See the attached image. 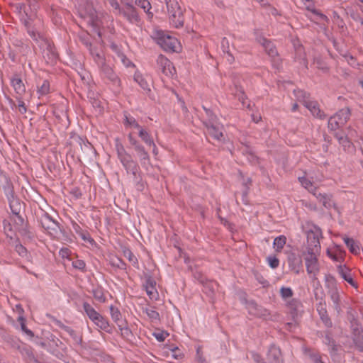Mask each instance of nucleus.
I'll list each match as a JSON object with an SVG mask.
<instances>
[{
    "label": "nucleus",
    "mask_w": 363,
    "mask_h": 363,
    "mask_svg": "<svg viewBox=\"0 0 363 363\" xmlns=\"http://www.w3.org/2000/svg\"><path fill=\"white\" fill-rule=\"evenodd\" d=\"M74 140L77 141V143L80 145L82 151L84 150H92V145L88 141L85 142L81 137L76 136L74 138Z\"/></svg>",
    "instance_id": "864d4df0"
},
{
    "label": "nucleus",
    "mask_w": 363,
    "mask_h": 363,
    "mask_svg": "<svg viewBox=\"0 0 363 363\" xmlns=\"http://www.w3.org/2000/svg\"><path fill=\"white\" fill-rule=\"evenodd\" d=\"M138 5L144 9L147 13L149 12L151 9V5L150 2L147 0H137L136 1Z\"/></svg>",
    "instance_id": "69168bd1"
},
{
    "label": "nucleus",
    "mask_w": 363,
    "mask_h": 363,
    "mask_svg": "<svg viewBox=\"0 0 363 363\" xmlns=\"http://www.w3.org/2000/svg\"><path fill=\"white\" fill-rule=\"evenodd\" d=\"M268 359L271 361L270 363H282L280 349L272 345L268 351Z\"/></svg>",
    "instance_id": "cd10ccee"
},
{
    "label": "nucleus",
    "mask_w": 363,
    "mask_h": 363,
    "mask_svg": "<svg viewBox=\"0 0 363 363\" xmlns=\"http://www.w3.org/2000/svg\"><path fill=\"white\" fill-rule=\"evenodd\" d=\"M287 262L290 270L298 274L303 267L301 257L293 252L288 254Z\"/></svg>",
    "instance_id": "f3484780"
},
{
    "label": "nucleus",
    "mask_w": 363,
    "mask_h": 363,
    "mask_svg": "<svg viewBox=\"0 0 363 363\" xmlns=\"http://www.w3.org/2000/svg\"><path fill=\"white\" fill-rule=\"evenodd\" d=\"M298 180L301 182L303 187L308 189L313 184L309 179L304 177H298Z\"/></svg>",
    "instance_id": "338daca9"
},
{
    "label": "nucleus",
    "mask_w": 363,
    "mask_h": 363,
    "mask_svg": "<svg viewBox=\"0 0 363 363\" xmlns=\"http://www.w3.org/2000/svg\"><path fill=\"white\" fill-rule=\"evenodd\" d=\"M221 48L223 53L225 55L226 60L229 63H233L234 62V57L230 52L229 42L226 38H223L221 40Z\"/></svg>",
    "instance_id": "72a5a7b5"
},
{
    "label": "nucleus",
    "mask_w": 363,
    "mask_h": 363,
    "mask_svg": "<svg viewBox=\"0 0 363 363\" xmlns=\"http://www.w3.org/2000/svg\"><path fill=\"white\" fill-rule=\"evenodd\" d=\"M110 264L112 267L121 269L126 270V264L125 262L120 257L115 256L111 258Z\"/></svg>",
    "instance_id": "c03bdc74"
},
{
    "label": "nucleus",
    "mask_w": 363,
    "mask_h": 363,
    "mask_svg": "<svg viewBox=\"0 0 363 363\" xmlns=\"http://www.w3.org/2000/svg\"><path fill=\"white\" fill-rule=\"evenodd\" d=\"M18 321L19 322V323L21 325V330L25 334H26L28 337H34L33 332L26 327V318L23 316L20 315L18 318Z\"/></svg>",
    "instance_id": "de8ad7c7"
},
{
    "label": "nucleus",
    "mask_w": 363,
    "mask_h": 363,
    "mask_svg": "<svg viewBox=\"0 0 363 363\" xmlns=\"http://www.w3.org/2000/svg\"><path fill=\"white\" fill-rule=\"evenodd\" d=\"M128 142L135 152L136 157L138 158L141 166L143 168H147L150 164V157L148 152L145 150L140 141H138L132 133L128 135Z\"/></svg>",
    "instance_id": "423d86ee"
},
{
    "label": "nucleus",
    "mask_w": 363,
    "mask_h": 363,
    "mask_svg": "<svg viewBox=\"0 0 363 363\" xmlns=\"http://www.w3.org/2000/svg\"><path fill=\"white\" fill-rule=\"evenodd\" d=\"M305 106L314 116L320 119L325 118V114L320 109L316 101H305Z\"/></svg>",
    "instance_id": "a878e982"
},
{
    "label": "nucleus",
    "mask_w": 363,
    "mask_h": 363,
    "mask_svg": "<svg viewBox=\"0 0 363 363\" xmlns=\"http://www.w3.org/2000/svg\"><path fill=\"white\" fill-rule=\"evenodd\" d=\"M79 236L81 238V239L86 242H88L91 245H94L95 243V241L91 237L89 233L86 230H84L79 235Z\"/></svg>",
    "instance_id": "4d7b16f0"
},
{
    "label": "nucleus",
    "mask_w": 363,
    "mask_h": 363,
    "mask_svg": "<svg viewBox=\"0 0 363 363\" xmlns=\"http://www.w3.org/2000/svg\"><path fill=\"white\" fill-rule=\"evenodd\" d=\"M354 342L360 352H363V331L357 330L354 337Z\"/></svg>",
    "instance_id": "a18cd8bd"
},
{
    "label": "nucleus",
    "mask_w": 363,
    "mask_h": 363,
    "mask_svg": "<svg viewBox=\"0 0 363 363\" xmlns=\"http://www.w3.org/2000/svg\"><path fill=\"white\" fill-rule=\"evenodd\" d=\"M4 191L8 201L16 197L14 194L13 187L10 182H7L6 184L4 186Z\"/></svg>",
    "instance_id": "603ef678"
},
{
    "label": "nucleus",
    "mask_w": 363,
    "mask_h": 363,
    "mask_svg": "<svg viewBox=\"0 0 363 363\" xmlns=\"http://www.w3.org/2000/svg\"><path fill=\"white\" fill-rule=\"evenodd\" d=\"M294 294L293 290L290 287L282 286L280 289V296L282 299L286 301L287 298H291Z\"/></svg>",
    "instance_id": "5fc2aeb1"
},
{
    "label": "nucleus",
    "mask_w": 363,
    "mask_h": 363,
    "mask_svg": "<svg viewBox=\"0 0 363 363\" xmlns=\"http://www.w3.org/2000/svg\"><path fill=\"white\" fill-rule=\"evenodd\" d=\"M247 309L248 313L254 316L264 319H269L270 312L267 308L258 305L253 301L247 303Z\"/></svg>",
    "instance_id": "ddd939ff"
},
{
    "label": "nucleus",
    "mask_w": 363,
    "mask_h": 363,
    "mask_svg": "<svg viewBox=\"0 0 363 363\" xmlns=\"http://www.w3.org/2000/svg\"><path fill=\"white\" fill-rule=\"evenodd\" d=\"M286 306L293 318H295L298 315L303 307L301 302L296 298H292L291 300L286 301Z\"/></svg>",
    "instance_id": "4be33fe9"
},
{
    "label": "nucleus",
    "mask_w": 363,
    "mask_h": 363,
    "mask_svg": "<svg viewBox=\"0 0 363 363\" xmlns=\"http://www.w3.org/2000/svg\"><path fill=\"white\" fill-rule=\"evenodd\" d=\"M143 312H145L148 318L152 320H160V314L157 311H156L154 308H143Z\"/></svg>",
    "instance_id": "8fccbe9b"
},
{
    "label": "nucleus",
    "mask_w": 363,
    "mask_h": 363,
    "mask_svg": "<svg viewBox=\"0 0 363 363\" xmlns=\"http://www.w3.org/2000/svg\"><path fill=\"white\" fill-rule=\"evenodd\" d=\"M118 327L119 330L121 331V334L123 337H129L130 335H132L131 330L127 326H125V324L124 323L118 324Z\"/></svg>",
    "instance_id": "bf43d9fd"
},
{
    "label": "nucleus",
    "mask_w": 363,
    "mask_h": 363,
    "mask_svg": "<svg viewBox=\"0 0 363 363\" xmlns=\"http://www.w3.org/2000/svg\"><path fill=\"white\" fill-rule=\"evenodd\" d=\"M123 254L132 264L138 268V260L132 251L128 247L123 248Z\"/></svg>",
    "instance_id": "a19ab883"
},
{
    "label": "nucleus",
    "mask_w": 363,
    "mask_h": 363,
    "mask_svg": "<svg viewBox=\"0 0 363 363\" xmlns=\"http://www.w3.org/2000/svg\"><path fill=\"white\" fill-rule=\"evenodd\" d=\"M93 323L101 330L106 331V333H111V328L108 320L104 318L102 315H99Z\"/></svg>",
    "instance_id": "c756f323"
},
{
    "label": "nucleus",
    "mask_w": 363,
    "mask_h": 363,
    "mask_svg": "<svg viewBox=\"0 0 363 363\" xmlns=\"http://www.w3.org/2000/svg\"><path fill=\"white\" fill-rule=\"evenodd\" d=\"M78 12L80 18L93 28V31L101 36L100 28L102 23L93 5L87 2L79 7Z\"/></svg>",
    "instance_id": "f03ea898"
},
{
    "label": "nucleus",
    "mask_w": 363,
    "mask_h": 363,
    "mask_svg": "<svg viewBox=\"0 0 363 363\" xmlns=\"http://www.w3.org/2000/svg\"><path fill=\"white\" fill-rule=\"evenodd\" d=\"M57 325L61 329L64 330L65 332H67L74 340V342L77 344H81L82 342V338L81 336L78 335L75 330H74L72 328L69 326L64 325L61 321L57 320L56 321Z\"/></svg>",
    "instance_id": "bb28decb"
},
{
    "label": "nucleus",
    "mask_w": 363,
    "mask_h": 363,
    "mask_svg": "<svg viewBox=\"0 0 363 363\" xmlns=\"http://www.w3.org/2000/svg\"><path fill=\"white\" fill-rule=\"evenodd\" d=\"M257 40L260 45H262L265 52L269 55V56L274 57L277 55V50L274 44L270 40L262 35L257 36Z\"/></svg>",
    "instance_id": "6ab92c4d"
},
{
    "label": "nucleus",
    "mask_w": 363,
    "mask_h": 363,
    "mask_svg": "<svg viewBox=\"0 0 363 363\" xmlns=\"http://www.w3.org/2000/svg\"><path fill=\"white\" fill-rule=\"evenodd\" d=\"M6 342L13 349L18 350L23 342H22L18 338L8 336L6 337Z\"/></svg>",
    "instance_id": "3c124183"
},
{
    "label": "nucleus",
    "mask_w": 363,
    "mask_h": 363,
    "mask_svg": "<svg viewBox=\"0 0 363 363\" xmlns=\"http://www.w3.org/2000/svg\"><path fill=\"white\" fill-rule=\"evenodd\" d=\"M72 267L83 272H86V263L82 259H77L73 261Z\"/></svg>",
    "instance_id": "13d9d810"
},
{
    "label": "nucleus",
    "mask_w": 363,
    "mask_h": 363,
    "mask_svg": "<svg viewBox=\"0 0 363 363\" xmlns=\"http://www.w3.org/2000/svg\"><path fill=\"white\" fill-rule=\"evenodd\" d=\"M337 272L340 275V277L345 280L348 284H350L352 286L357 288V285L356 282L354 281L353 278L350 274V269L347 268L345 265H339L337 267Z\"/></svg>",
    "instance_id": "b1692460"
},
{
    "label": "nucleus",
    "mask_w": 363,
    "mask_h": 363,
    "mask_svg": "<svg viewBox=\"0 0 363 363\" xmlns=\"http://www.w3.org/2000/svg\"><path fill=\"white\" fill-rule=\"evenodd\" d=\"M50 92V82L44 80L43 84L38 87V93L40 96H45Z\"/></svg>",
    "instance_id": "6e6d98bb"
},
{
    "label": "nucleus",
    "mask_w": 363,
    "mask_h": 363,
    "mask_svg": "<svg viewBox=\"0 0 363 363\" xmlns=\"http://www.w3.org/2000/svg\"><path fill=\"white\" fill-rule=\"evenodd\" d=\"M335 136L340 144L342 145L345 147L350 145V142L348 141L347 138L346 136L338 133H335Z\"/></svg>",
    "instance_id": "e2e57ef3"
},
{
    "label": "nucleus",
    "mask_w": 363,
    "mask_h": 363,
    "mask_svg": "<svg viewBox=\"0 0 363 363\" xmlns=\"http://www.w3.org/2000/svg\"><path fill=\"white\" fill-rule=\"evenodd\" d=\"M110 313L112 320L117 324V325L123 323L121 320V313L117 307L111 305L110 306Z\"/></svg>",
    "instance_id": "37998d69"
},
{
    "label": "nucleus",
    "mask_w": 363,
    "mask_h": 363,
    "mask_svg": "<svg viewBox=\"0 0 363 363\" xmlns=\"http://www.w3.org/2000/svg\"><path fill=\"white\" fill-rule=\"evenodd\" d=\"M78 36L79 41L88 49V50L94 47L91 43V37L88 33L82 32L79 33Z\"/></svg>",
    "instance_id": "4c0bfd02"
},
{
    "label": "nucleus",
    "mask_w": 363,
    "mask_h": 363,
    "mask_svg": "<svg viewBox=\"0 0 363 363\" xmlns=\"http://www.w3.org/2000/svg\"><path fill=\"white\" fill-rule=\"evenodd\" d=\"M27 31L29 36L38 44L39 48L40 47V45L43 44L44 41L48 40V38H46L43 35L33 28H28Z\"/></svg>",
    "instance_id": "7c9ffc66"
},
{
    "label": "nucleus",
    "mask_w": 363,
    "mask_h": 363,
    "mask_svg": "<svg viewBox=\"0 0 363 363\" xmlns=\"http://www.w3.org/2000/svg\"><path fill=\"white\" fill-rule=\"evenodd\" d=\"M316 310L320 315L321 320L323 322L325 326L331 327L332 322L328 316V311L326 309V303L325 301H320L316 305Z\"/></svg>",
    "instance_id": "412c9836"
},
{
    "label": "nucleus",
    "mask_w": 363,
    "mask_h": 363,
    "mask_svg": "<svg viewBox=\"0 0 363 363\" xmlns=\"http://www.w3.org/2000/svg\"><path fill=\"white\" fill-rule=\"evenodd\" d=\"M206 116L209 118V124L206 123L208 134L219 143L225 140L223 125L217 122V117L211 111L206 109Z\"/></svg>",
    "instance_id": "39448f33"
},
{
    "label": "nucleus",
    "mask_w": 363,
    "mask_h": 363,
    "mask_svg": "<svg viewBox=\"0 0 363 363\" xmlns=\"http://www.w3.org/2000/svg\"><path fill=\"white\" fill-rule=\"evenodd\" d=\"M318 201L328 209L335 207V206L330 194L319 193Z\"/></svg>",
    "instance_id": "2f4dec72"
},
{
    "label": "nucleus",
    "mask_w": 363,
    "mask_h": 363,
    "mask_svg": "<svg viewBox=\"0 0 363 363\" xmlns=\"http://www.w3.org/2000/svg\"><path fill=\"white\" fill-rule=\"evenodd\" d=\"M350 111L348 108H342L331 116L328 120V128L336 130L343 126L349 120Z\"/></svg>",
    "instance_id": "1a4fd4ad"
},
{
    "label": "nucleus",
    "mask_w": 363,
    "mask_h": 363,
    "mask_svg": "<svg viewBox=\"0 0 363 363\" xmlns=\"http://www.w3.org/2000/svg\"><path fill=\"white\" fill-rule=\"evenodd\" d=\"M134 80L145 91H150V84L147 80L140 73L136 72L134 74Z\"/></svg>",
    "instance_id": "58836bf2"
},
{
    "label": "nucleus",
    "mask_w": 363,
    "mask_h": 363,
    "mask_svg": "<svg viewBox=\"0 0 363 363\" xmlns=\"http://www.w3.org/2000/svg\"><path fill=\"white\" fill-rule=\"evenodd\" d=\"M138 136L147 145H154V140L150 133L142 127L138 130Z\"/></svg>",
    "instance_id": "c9c22d12"
},
{
    "label": "nucleus",
    "mask_w": 363,
    "mask_h": 363,
    "mask_svg": "<svg viewBox=\"0 0 363 363\" xmlns=\"http://www.w3.org/2000/svg\"><path fill=\"white\" fill-rule=\"evenodd\" d=\"M165 3L170 24L176 28L183 27L185 21L184 9L180 6L177 0H165Z\"/></svg>",
    "instance_id": "7ed1b4c3"
},
{
    "label": "nucleus",
    "mask_w": 363,
    "mask_h": 363,
    "mask_svg": "<svg viewBox=\"0 0 363 363\" xmlns=\"http://www.w3.org/2000/svg\"><path fill=\"white\" fill-rule=\"evenodd\" d=\"M92 294L94 298L100 303H104L106 301V298L104 295V289L97 286L92 289Z\"/></svg>",
    "instance_id": "ea45409f"
},
{
    "label": "nucleus",
    "mask_w": 363,
    "mask_h": 363,
    "mask_svg": "<svg viewBox=\"0 0 363 363\" xmlns=\"http://www.w3.org/2000/svg\"><path fill=\"white\" fill-rule=\"evenodd\" d=\"M119 14L123 15V16L132 24L139 25L141 21L136 9L130 4H126L121 10H119Z\"/></svg>",
    "instance_id": "9b49d317"
},
{
    "label": "nucleus",
    "mask_w": 363,
    "mask_h": 363,
    "mask_svg": "<svg viewBox=\"0 0 363 363\" xmlns=\"http://www.w3.org/2000/svg\"><path fill=\"white\" fill-rule=\"evenodd\" d=\"M157 69L167 77L174 75V67L172 62L164 55H160L156 60Z\"/></svg>",
    "instance_id": "2eb2a0df"
},
{
    "label": "nucleus",
    "mask_w": 363,
    "mask_h": 363,
    "mask_svg": "<svg viewBox=\"0 0 363 363\" xmlns=\"http://www.w3.org/2000/svg\"><path fill=\"white\" fill-rule=\"evenodd\" d=\"M325 287L328 295L340 291L336 279L330 274L325 275Z\"/></svg>",
    "instance_id": "5701e85b"
},
{
    "label": "nucleus",
    "mask_w": 363,
    "mask_h": 363,
    "mask_svg": "<svg viewBox=\"0 0 363 363\" xmlns=\"http://www.w3.org/2000/svg\"><path fill=\"white\" fill-rule=\"evenodd\" d=\"M89 52L91 55L94 61L97 65L99 69L106 64L103 52L96 46L91 49L90 48Z\"/></svg>",
    "instance_id": "393cba45"
},
{
    "label": "nucleus",
    "mask_w": 363,
    "mask_h": 363,
    "mask_svg": "<svg viewBox=\"0 0 363 363\" xmlns=\"http://www.w3.org/2000/svg\"><path fill=\"white\" fill-rule=\"evenodd\" d=\"M124 125L126 127L135 128L138 130L141 128L133 116L127 114H125Z\"/></svg>",
    "instance_id": "49530a36"
},
{
    "label": "nucleus",
    "mask_w": 363,
    "mask_h": 363,
    "mask_svg": "<svg viewBox=\"0 0 363 363\" xmlns=\"http://www.w3.org/2000/svg\"><path fill=\"white\" fill-rule=\"evenodd\" d=\"M286 238L284 235H280L279 237H277L273 242L274 247L276 249L277 251L279 252L281 251L284 245L286 244Z\"/></svg>",
    "instance_id": "09e8293b"
},
{
    "label": "nucleus",
    "mask_w": 363,
    "mask_h": 363,
    "mask_svg": "<svg viewBox=\"0 0 363 363\" xmlns=\"http://www.w3.org/2000/svg\"><path fill=\"white\" fill-rule=\"evenodd\" d=\"M319 253L320 252H313L312 250H307L303 252L307 273L313 280L317 279V275L320 272V264L318 259Z\"/></svg>",
    "instance_id": "0eeeda50"
},
{
    "label": "nucleus",
    "mask_w": 363,
    "mask_h": 363,
    "mask_svg": "<svg viewBox=\"0 0 363 363\" xmlns=\"http://www.w3.org/2000/svg\"><path fill=\"white\" fill-rule=\"evenodd\" d=\"M153 38L156 43L167 52H178L179 43L177 38L164 33L162 30H156L154 33Z\"/></svg>",
    "instance_id": "20e7f679"
},
{
    "label": "nucleus",
    "mask_w": 363,
    "mask_h": 363,
    "mask_svg": "<svg viewBox=\"0 0 363 363\" xmlns=\"http://www.w3.org/2000/svg\"><path fill=\"white\" fill-rule=\"evenodd\" d=\"M40 49L42 51L43 57L48 61L52 62L57 60V52L53 43L50 40L48 39L46 41H44L43 44L40 45Z\"/></svg>",
    "instance_id": "4468645a"
},
{
    "label": "nucleus",
    "mask_w": 363,
    "mask_h": 363,
    "mask_svg": "<svg viewBox=\"0 0 363 363\" xmlns=\"http://www.w3.org/2000/svg\"><path fill=\"white\" fill-rule=\"evenodd\" d=\"M344 242L352 253L354 255L359 253V247L352 238H345Z\"/></svg>",
    "instance_id": "79ce46f5"
},
{
    "label": "nucleus",
    "mask_w": 363,
    "mask_h": 363,
    "mask_svg": "<svg viewBox=\"0 0 363 363\" xmlns=\"http://www.w3.org/2000/svg\"><path fill=\"white\" fill-rule=\"evenodd\" d=\"M15 250L20 256L23 257V256H26L27 254L26 248L24 246H23L21 244H17L16 245Z\"/></svg>",
    "instance_id": "774afa93"
},
{
    "label": "nucleus",
    "mask_w": 363,
    "mask_h": 363,
    "mask_svg": "<svg viewBox=\"0 0 363 363\" xmlns=\"http://www.w3.org/2000/svg\"><path fill=\"white\" fill-rule=\"evenodd\" d=\"M99 72L101 77L106 83L111 84L116 88L121 86V79L110 65L106 64L99 68Z\"/></svg>",
    "instance_id": "9d476101"
},
{
    "label": "nucleus",
    "mask_w": 363,
    "mask_h": 363,
    "mask_svg": "<svg viewBox=\"0 0 363 363\" xmlns=\"http://www.w3.org/2000/svg\"><path fill=\"white\" fill-rule=\"evenodd\" d=\"M83 308L92 322L100 315L88 302L83 303Z\"/></svg>",
    "instance_id": "f704fd0d"
},
{
    "label": "nucleus",
    "mask_w": 363,
    "mask_h": 363,
    "mask_svg": "<svg viewBox=\"0 0 363 363\" xmlns=\"http://www.w3.org/2000/svg\"><path fill=\"white\" fill-rule=\"evenodd\" d=\"M18 350L28 361L31 362L33 359H34L35 355L33 352L32 348L25 343H23Z\"/></svg>",
    "instance_id": "473e14b6"
},
{
    "label": "nucleus",
    "mask_w": 363,
    "mask_h": 363,
    "mask_svg": "<svg viewBox=\"0 0 363 363\" xmlns=\"http://www.w3.org/2000/svg\"><path fill=\"white\" fill-rule=\"evenodd\" d=\"M41 227L48 231L50 234L56 233L59 228V223L55 221L52 217L46 212H43L38 219Z\"/></svg>",
    "instance_id": "f8f14e48"
},
{
    "label": "nucleus",
    "mask_w": 363,
    "mask_h": 363,
    "mask_svg": "<svg viewBox=\"0 0 363 363\" xmlns=\"http://www.w3.org/2000/svg\"><path fill=\"white\" fill-rule=\"evenodd\" d=\"M301 1L305 6L306 10L315 15L317 16V19L327 23L329 22V18L315 8L314 3L312 0H301Z\"/></svg>",
    "instance_id": "aec40b11"
},
{
    "label": "nucleus",
    "mask_w": 363,
    "mask_h": 363,
    "mask_svg": "<svg viewBox=\"0 0 363 363\" xmlns=\"http://www.w3.org/2000/svg\"><path fill=\"white\" fill-rule=\"evenodd\" d=\"M10 82L11 86L14 89L16 96H21L25 94L26 86L18 74H13L10 79Z\"/></svg>",
    "instance_id": "a211bd4d"
},
{
    "label": "nucleus",
    "mask_w": 363,
    "mask_h": 363,
    "mask_svg": "<svg viewBox=\"0 0 363 363\" xmlns=\"http://www.w3.org/2000/svg\"><path fill=\"white\" fill-rule=\"evenodd\" d=\"M267 262L269 267L272 269L277 268L279 264V260L275 256H269L267 257Z\"/></svg>",
    "instance_id": "052dcab7"
},
{
    "label": "nucleus",
    "mask_w": 363,
    "mask_h": 363,
    "mask_svg": "<svg viewBox=\"0 0 363 363\" xmlns=\"http://www.w3.org/2000/svg\"><path fill=\"white\" fill-rule=\"evenodd\" d=\"M307 250H312L313 252L320 251V238L322 237V230L317 225H312L306 233Z\"/></svg>",
    "instance_id": "6e6552de"
},
{
    "label": "nucleus",
    "mask_w": 363,
    "mask_h": 363,
    "mask_svg": "<svg viewBox=\"0 0 363 363\" xmlns=\"http://www.w3.org/2000/svg\"><path fill=\"white\" fill-rule=\"evenodd\" d=\"M9 207L13 215H18L22 209V205L20 200L16 197L9 201Z\"/></svg>",
    "instance_id": "e433bc0d"
},
{
    "label": "nucleus",
    "mask_w": 363,
    "mask_h": 363,
    "mask_svg": "<svg viewBox=\"0 0 363 363\" xmlns=\"http://www.w3.org/2000/svg\"><path fill=\"white\" fill-rule=\"evenodd\" d=\"M333 302L334 309L339 314L342 312V301L341 297V291H337L336 293H333L330 295H328Z\"/></svg>",
    "instance_id": "c85d7f7f"
},
{
    "label": "nucleus",
    "mask_w": 363,
    "mask_h": 363,
    "mask_svg": "<svg viewBox=\"0 0 363 363\" xmlns=\"http://www.w3.org/2000/svg\"><path fill=\"white\" fill-rule=\"evenodd\" d=\"M147 296L152 300H157L158 297V292L156 289V281L153 277L150 274L145 276V283L143 284Z\"/></svg>",
    "instance_id": "dca6fc26"
},
{
    "label": "nucleus",
    "mask_w": 363,
    "mask_h": 363,
    "mask_svg": "<svg viewBox=\"0 0 363 363\" xmlns=\"http://www.w3.org/2000/svg\"><path fill=\"white\" fill-rule=\"evenodd\" d=\"M116 150L118 158L128 174H132L135 186L138 191H142L145 189V182L141 177L140 167L133 156L126 151L118 139L116 140Z\"/></svg>",
    "instance_id": "f257e3e1"
},
{
    "label": "nucleus",
    "mask_w": 363,
    "mask_h": 363,
    "mask_svg": "<svg viewBox=\"0 0 363 363\" xmlns=\"http://www.w3.org/2000/svg\"><path fill=\"white\" fill-rule=\"evenodd\" d=\"M153 335L159 342H163L169 335V333H167L166 331L161 330L159 332L154 333Z\"/></svg>",
    "instance_id": "0e129e2a"
},
{
    "label": "nucleus",
    "mask_w": 363,
    "mask_h": 363,
    "mask_svg": "<svg viewBox=\"0 0 363 363\" xmlns=\"http://www.w3.org/2000/svg\"><path fill=\"white\" fill-rule=\"evenodd\" d=\"M23 96H16V100L18 101V108H19V111L22 114L26 113V111H27L26 106L24 101H23Z\"/></svg>",
    "instance_id": "680f3d73"
}]
</instances>
